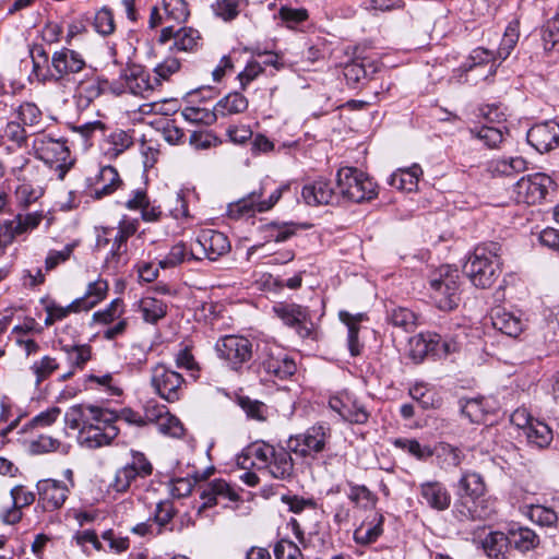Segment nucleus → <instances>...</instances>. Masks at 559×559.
Segmentation results:
<instances>
[{"label": "nucleus", "mask_w": 559, "mask_h": 559, "mask_svg": "<svg viewBox=\"0 0 559 559\" xmlns=\"http://www.w3.org/2000/svg\"><path fill=\"white\" fill-rule=\"evenodd\" d=\"M502 247L489 241L475 247L469 254L464 272L472 284L481 289L491 287L502 271Z\"/></svg>", "instance_id": "obj_1"}, {"label": "nucleus", "mask_w": 559, "mask_h": 559, "mask_svg": "<svg viewBox=\"0 0 559 559\" xmlns=\"http://www.w3.org/2000/svg\"><path fill=\"white\" fill-rule=\"evenodd\" d=\"M461 275L456 267L441 265L429 277V296L442 311L455 309L461 300Z\"/></svg>", "instance_id": "obj_2"}, {"label": "nucleus", "mask_w": 559, "mask_h": 559, "mask_svg": "<svg viewBox=\"0 0 559 559\" xmlns=\"http://www.w3.org/2000/svg\"><path fill=\"white\" fill-rule=\"evenodd\" d=\"M259 469H265L273 478L290 480L295 475L292 451L281 445L257 442L250 448Z\"/></svg>", "instance_id": "obj_3"}, {"label": "nucleus", "mask_w": 559, "mask_h": 559, "mask_svg": "<svg viewBox=\"0 0 559 559\" xmlns=\"http://www.w3.org/2000/svg\"><path fill=\"white\" fill-rule=\"evenodd\" d=\"M336 186L338 199L361 203L377 197V185L364 171L355 167H343L337 170Z\"/></svg>", "instance_id": "obj_4"}, {"label": "nucleus", "mask_w": 559, "mask_h": 559, "mask_svg": "<svg viewBox=\"0 0 559 559\" xmlns=\"http://www.w3.org/2000/svg\"><path fill=\"white\" fill-rule=\"evenodd\" d=\"M34 150L36 157L55 168L58 179L63 180L73 165L66 141L40 134L34 141Z\"/></svg>", "instance_id": "obj_5"}, {"label": "nucleus", "mask_w": 559, "mask_h": 559, "mask_svg": "<svg viewBox=\"0 0 559 559\" xmlns=\"http://www.w3.org/2000/svg\"><path fill=\"white\" fill-rule=\"evenodd\" d=\"M51 78L56 83H69L76 81L84 72L92 73L83 56L70 48L63 47L51 56Z\"/></svg>", "instance_id": "obj_6"}, {"label": "nucleus", "mask_w": 559, "mask_h": 559, "mask_svg": "<svg viewBox=\"0 0 559 559\" xmlns=\"http://www.w3.org/2000/svg\"><path fill=\"white\" fill-rule=\"evenodd\" d=\"M70 421V428L78 429V442L87 449H97L110 444L118 436L119 429L115 421Z\"/></svg>", "instance_id": "obj_7"}, {"label": "nucleus", "mask_w": 559, "mask_h": 559, "mask_svg": "<svg viewBox=\"0 0 559 559\" xmlns=\"http://www.w3.org/2000/svg\"><path fill=\"white\" fill-rule=\"evenodd\" d=\"M273 311L283 323L296 331L301 338H316L314 324L307 307L297 304L278 302Z\"/></svg>", "instance_id": "obj_8"}, {"label": "nucleus", "mask_w": 559, "mask_h": 559, "mask_svg": "<svg viewBox=\"0 0 559 559\" xmlns=\"http://www.w3.org/2000/svg\"><path fill=\"white\" fill-rule=\"evenodd\" d=\"M329 438V428L317 424L302 433L290 436L287 440V447L297 456L314 457L325 449Z\"/></svg>", "instance_id": "obj_9"}, {"label": "nucleus", "mask_w": 559, "mask_h": 559, "mask_svg": "<svg viewBox=\"0 0 559 559\" xmlns=\"http://www.w3.org/2000/svg\"><path fill=\"white\" fill-rule=\"evenodd\" d=\"M153 473V465L144 453L131 451V462L116 471L110 487L116 492H126L130 489L132 483L138 478H146Z\"/></svg>", "instance_id": "obj_10"}, {"label": "nucleus", "mask_w": 559, "mask_h": 559, "mask_svg": "<svg viewBox=\"0 0 559 559\" xmlns=\"http://www.w3.org/2000/svg\"><path fill=\"white\" fill-rule=\"evenodd\" d=\"M552 179L543 173L522 177L513 186L514 199L518 203L528 205L540 203L552 188Z\"/></svg>", "instance_id": "obj_11"}, {"label": "nucleus", "mask_w": 559, "mask_h": 559, "mask_svg": "<svg viewBox=\"0 0 559 559\" xmlns=\"http://www.w3.org/2000/svg\"><path fill=\"white\" fill-rule=\"evenodd\" d=\"M151 383L156 393L168 402L178 401L185 391L183 377L163 364L152 368Z\"/></svg>", "instance_id": "obj_12"}, {"label": "nucleus", "mask_w": 559, "mask_h": 559, "mask_svg": "<svg viewBox=\"0 0 559 559\" xmlns=\"http://www.w3.org/2000/svg\"><path fill=\"white\" fill-rule=\"evenodd\" d=\"M215 350L221 359L237 370L251 359L252 343L243 336L225 335L216 342Z\"/></svg>", "instance_id": "obj_13"}, {"label": "nucleus", "mask_w": 559, "mask_h": 559, "mask_svg": "<svg viewBox=\"0 0 559 559\" xmlns=\"http://www.w3.org/2000/svg\"><path fill=\"white\" fill-rule=\"evenodd\" d=\"M170 40H173L169 47L171 50L191 52L201 46L202 38L199 31L192 27L176 28L174 25H168L160 31L158 43L167 44Z\"/></svg>", "instance_id": "obj_14"}, {"label": "nucleus", "mask_w": 559, "mask_h": 559, "mask_svg": "<svg viewBox=\"0 0 559 559\" xmlns=\"http://www.w3.org/2000/svg\"><path fill=\"white\" fill-rule=\"evenodd\" d=\"M76 83L74 98L80 108H87L95 99L100 97L108 87V81L95 74L92 68V73L84 72L80 79L74 81Z\"/></svg>", "instance_id": "obj_15"}, {"label": "nucleus", "mask_w": 559, "mask_h": 559, "mask_svg": "<svg viewBox=\"0 0 559 559\" xmlns=\"http://www.w3.org/2000/svg\"><path fill=\"white\" fill-rule=\"evenodd\" d=\"M526 139L537 152H550L559 146V123L556 120L536 123L527 131Z\"/></svg>", "instance_id": "obj_16"}, {"label": "nucleus", "mask_w": 559, "mask_h": 559, "mask_svg": "<svg viewBox=\"0 0 559 559\" xmlns=\"http://www.w3.org/2000/svg\"><path fill=\"white\" fill-rule=\"evenodd\" d=\"M38 501L45 511H55L60 509L67 501L70 487L57 479H41L36 485Z\"/></svg>", "instance_id": "obj_17"}, {"label": "nucleus", "mask_w": 559, "mask_h": 559, "mask_svg": "<svg viewBox=\"0 0 559 559\" xmlns=\"http://www.w3.org/2000/svg\"><path fill=\"white\" fill-rule=\"evenodd\" d=\"M200 498L202 504L198 508L197 514L201 515L205 509L216 506L219 499L228 501L239 500V495L236 490L224 479L216 478L200 487Z\"/></svg>", "instance_id": "obj_18"}, {"label": "nucleus", "mask_w": 559, "mask_h": 559, "mask_svg": "<svg viewBox=\"0 0 559 559\" xmlns=\"http://www.w3.org/2000/svg\"><path fill=\"white\" fill-rule=\"evenodd\" d=\"M301 197L306 204L318 206L338 202V193L334 191L330 180L318 178L304 186Z\"/></svg>", "instance_id": "obj_19"}, {"label": "nucleus", "mask_w": 559, "mask_h": 559, "mask_svg": "<svg viewBox=\"0 0 559 559\" xmlns=\"http://www.w3.org/2000/svg\"><path fill=\"white\" fill-rule=\"evenodd\" d=\"M126 88L135 96L150 97L159 86L157 76L151 75L141 68L130 69L124 78Z\"/></svg>", "instance_id": "obj_20"}, {"label": "nucleus", "mask_w": 559, "mask_h": 559, "mask_svg": "<svg viewBox=\"0 0 559 559\" xmlns=\"http://www.w3.org/2000/svg\"><path fill=\"white\" fill-rule=\"evenodd\" d=\"M453 513L459 521H475L489 518L491 510L485 504V497H461L455 500Z\"/></svg>", "instance_id": "obj_21"}, {"label": "nucleus", "mask_w": 559, "mask_h": 559, "mask_svg": "<svg viewBox=\"0 0 559 559\" xmlns=\"http://www.w3.org/2000/svg\"><path fill=\"white\" fill-rule=\"evenodd\" d=\"M138 218H131L127 215L121 217L116 234L112 237V246L108 259L116 260L117 263L120 262L121 258L127 253L128 239L138 231Z\"/></svg>", "instance_id": "obj_22"}, {"label": "nucleus", "mask_w": 559, "mask_h": 559, "mask_svg": "<svg viewBox=\"0 0 559 559\" xmlns=\"http://www.w3.org/2000/svg\"><path fill=\"white\" fill-rule=\"evenodd\" d=\"M198 243L203 249L205 257L216 261L230 250V242L227 236L217 230H203L198 237Z\"/></svg>", "instance_id": "obj_23"}, {"label": "nucleus", "mask_w": 559, "mask_h": 559, "mask_svg": "<svg viewBox=\"0 0 559 559\" xmlns=\"http://www.w3.org/2000/svg\"><path fill=\"white\" fill-rule=\"evenodd\" d=\"M497 56L493 51L483 47L475 48L468 59L461 66L464 73H473L476 70L487 68L484 79L492 78L499 64L496 63Z\"/></svg>", "instance_id": "obj_24"}, {"label": "nucleus", "mask_w": 559, "mask_h": 559, "mask_svg": "<svg viewBox=\"0 0 559 559\" xmlns=\"http://www.w3.org/2000/svg\"><path fill=\"white\" fill-rule=\"evenodd\" d=\"M41 181L39 176H36L35 179L19 181L14 190V203L19 210L26 211L44 195L45 189Z\"/></svg>", "instance_id": "obj_25"}, {"label": "nucleus", "mask_w": 559, "mask_h": 559, "mask_svg": "<svg viewBox=\"0 0 559 559\" xmlns=\"http://www.w3.org/2000/svg\"><path fill=\"white\" fill-rule=\"evenodd\" d=\"M85 411L90 412V414L92 415V419H134L131 409H116L94 405H75L71 407L70 413L66 415V419L68 417H71V419H79V417H85Z\"/></svg>", "instance_id": "obj_26"}, {"label": "nucleus", "mask_w": 559, "mask_h": 559, "mask_svg": "<svg viewBox=\"0 0 559 559\" xmlns=\"http://www.w3.org/2000/svg\"><path fill=\"white\" fill-rule=\"evenodd\" d=\"M329 407L342 419H349L362 415L368 417L362 405L347 391L340 392L329 400Z\"/></svg>", "instance_id": "obj_27"}, {"label": "nucleus", "mask_w": 559, "mask_h": 559, "mask_svg": "<svg viewBox=\"0 0 559 559\" xmlns=\"http://www.w3.org/2000/svg\"><path fill=\"white\" fill-rule=\"evenodd\" d=\"M420 496L431 509L444 511L451 504V495L440 481H427L420 485Z\"/></svg>", "instance_id": "obj_28"}, {"label": "nucleus", "mask_w": 559, "mask_h": 559, "mask_svg": "<svg viewBox=\"0 0 559 559\" xmlns=\"http://www.w3.org/2000/svg\"><path fill=\"white\" fill-rule=\"evenodd\" d=\"M491 323L497 331L510 337H518L524 330L520 316L499 307L491 311Z\"/></svg>", "instance_id": "obj_29"}, {"label": "nucleus", "mask_w": 559, "mask_h": 559, "mask_svg": "<svg viewBox=\"0 0 559 559\" xmlns=\"http://www.w3.org/2000/svg\"><path fill=\"white\" fill-rule=\"evenodd\" d=\"M262 368L280 380H285L296 372L295 361L280 350L277 354L270 353L262 360Z\"/></svg>", "instance_id": "obj_30"}, {"label": "nucleus", "mask_w": 559, "mask_h": 559, "mask_svg": "<svg viewBox=\"0 0 559 559\" xmlns=\"http://www.w3.org/2000/svg\"><path fill=\"white\" fill-rule=\"evenodd\" d=\"M122 185L117 169L112 166H104L100 168L95 187L93 188V198L99 200L104 197L112 194Z\"/></svg>", "instance_id": "obj_31"}, {"label": "nucleus", "mask_w": 559, "mask_h": 559, "mask_svg": "<svg viewBox=\"0 0 559 559\" xmlns=\"http://www.w3.org/2000/svg\"><path fill=\"white\" fill-rule=\"evenodd\" d=\"M423 174L421 167L418 164H414L411 167L400 168L394 171L390 176L388 183L400 191L413 192L417 189Z\"/></svg>", "instance_id": "obj_32"}, {"label": "nucleus", "mask_w": 559, "mask_h": 559, "mask_svg": "<svg viewBox=\"0 0 559 559\" xmlns=\"http://www.w3.org/2000/svg\"><path fill=\"white\" fill-rule=\"evenodd\" d=\"M510 547L527 552L539 545V536L530 527L512 526L508 531Z\"/></svg>", "instance_id": "obj_33"}, {"label": "nucleus", "mask_w": 559, "mask_h": 559, "mask_svg": "<svg viewBox=\"0 0 559 559\" xmlns=\"http://www.w3.org/2000/svg\"><path fill=\"white\" fill-rule=\"evenodd\" d=\"M217 118H226L245 112L249 107L248 98L240 92H230L215 104Z\"/></svg>", "instance_id": "obj_34"}, {"label": "nucleus", "mask_w": 559, "mask_h": 559, "mask_svg": "<svg viewBox=\"0 0 559 559\" xmlns=\"http://www.w3.org/2000/svg\"><path fill=\"white\" fill-rule=\"evenodd\" d=\"M527 441L537 448L547 447L552 438V429L547 425V421H525L524 425H519Z\"/></svg>", "instance_id": "obj_35"}, {"label": "nucleus", "mask_w": 559, "mask_h": 559, "mask_svg": "<svg viewBox=\"0 0 559 559\" xmlns=\"http://www.w3.org/2000/svg\"><path fill=\"white\" fill-rule=\"evenodd\" d=\"M486 485L480 474L476 472L465 471L463 472L459 483L456 496L461 497H485Z\"/></svg>", "instance_id": "obj_36"}, {"label": "nucleus", "mask_w": 559, "mask_h": 559, "mask_svg": "<svg viewBox=\"0 0 559 559\" xmlns=\"http://www.w3.org/2000/svg\"><path fill=\"white\" fill-rule=\"evenodd\" d=\"M265 186L262 185L258 190H253L248 195L229 204L228 212L231 217H240L245 215H253L259 212L261 198L264 194Z\"/></svg>", "instance_id": "obj_37"}, {"label": "nucleus", "mask_w": 559, "mask_h": 559, "mask_svg": "<svg viewBox=\"0 0 559 559\" xmlns=\"http://www.w3.org/2000/svg\"><path fill=\"white\" fill-rule=\"evenodd\" d=\"M383 514L376 513L370 523H361L360 526L354 531L355 543L359 545L374 543L383 534Z\"/></svg>", "instance_id": "obj_38"}, {"label": "nucleus", "mask_w": 559, "mask_h": 559, "mask_svg": "<svg viewBox=\"0 0 559 559\" xmlns=\"http://www.w3.org/2000/svg\"><path fill=\"white\" fill-rule=\"evenodd\" d=\"M340 319L341 321L347 326L348 329V335H347V343H348V349L350 352L352 356H358L361 350V344L358 340V333H359V321L364 319V314L359 313L357 316H353L352 313L347 311H340Z\"/></svg>", "instance_id": "obj_39"}, {"label": "nucleus", "mask_w": 559, "mask_h": 559, "mask_svg": "<svg viewBox=\"0 0 559 559\" xmlns=\"http://www.w3.org/2000/svg\"><path fill=\"white\" fill-rule=\"evenodd\" d=\"M108 284L104 280H97L88 284L83 297L75 299L79 301L81 311H87L94 308L106 296Z\"/></svg>", "instance_id": "obj_40"}, {"label": "nucleus", "mask_w": 559, "mask_h": 559, "mask_svg": "<svg viewBox=\"0 0 559 559\" xmlns=\"http://www.w3.org/2000/svg\"><path fill=\"white\" fill-rule=\"evenodd\" d=\"M140 311L145 322L155 324L167 313V305L154 297H143L140 300Z\"/></svg>", "instance_id": "obj_41"}, {"label": "nucleus", "mask_w": 559, "mask_h": 559, "mask_svg": "<svg viewBox=\"0 0 559 559\" xmlns=\"http://www.w3.org/2000/svg\"><path fill=\"white\" fill-rule=\"evenodd\" d=\"M483 546L488 557L503 559L508 547H510L509 535L502 532H491L484 539Z\"/></svg>", "instance_id": "obj_42"}, {"label": "nucleus", "mask_w": 559, "mask_h": 559, "mask_svg": "<svg viewBox=\"0 0 559 559\" xmlns=\"http://www.w3.org/2000/svg\"><path fill=\"white\" fill-rule=\"evenodd\" d=\"M526 168V160L523 157H510L491 160L489 170L495 176H512Z\"/></svg>", "instance_id": "obj_43"}, {"label": "nucleus", "mask_w": 559, "mask_h": 559, "mask_svg": "<svg viewBox=\"0 0 559 559\" xmlns=\"http://www.w3.org/2000/svg\"><path fill=\"white\" fill-rule=\"evenodd\" d=\"M44 218L43 211L29 212L26 214L19 213L13 219H8L15 236L22 235L35 229Z\"/></svg>", "instance_id": "obj_44"}, {"label": "nucleus", "mask_w": 559, "mask_h": 559, "mask_svg": "<svg viewBox=\"0 0 559 559\" xmlns=\"http://www.w3.org/2000/svg\"><path fill=\"white\" fill-rule=\"evenodd\" d=\"M61 350L66 354L71 368L82 370L92 359V348L90 345H62Z\"/></svg>", "instance_id": "obj_45"}, {"label": "nucleus", "mask_w": 559, "mask_h": 559, "mask_svg": "<svg viewBox=\"0 0 559 559\" xmlns=\"http://www.w3.org/2000/svg\"><path fill=\"white\" fill-rule=\"evenodd\" d=\"M431 355L438 358L447 357L460 349V344L452 337H443L438 333L428 332Z\"/></svg>", "instance_id": "obj_46"}, {"label": "nucleus", "mask_w": 559, "mask_h": 559, "mask_svg": "<svg viewBox=\"0 0 559 559\" xmlns=\"http://www.w3.org/2000/svg\"><path fill=\"white\" fill-rule=\"evenodd\" d=\"M16 120L24 127H36L41 123L43 112L33 102H23L14 109Z\"/></svg>", "instance_id": "obj_47"}, {"label": "nucleus", "mask_w": 559, "mask_h": 559, "mask_svg": "<svg viewBox=\"0 0 559 559\" xmlns=\"http://www.w3.org/2000/svg\"><path fill=\"white\" fill-rule=\"evenodd\" d=\"M10 173L17 181H25V179H35L36 176H39L40 169L31 164L27 157L20 155L10 163Z\"/></svg>", "instance_id": "obj_48"}, {"label": "nucleus", "mask_w": 559, "mask_h": 559, "mask_svg": "<svg viewBox=\"0 0 559 559\" xmlns=\"http://www.w3.org/2000/svg\"><path fill=\"white\" fill-rule=\"evenodd\" d=\"M191 259H193V253L185 243L178 242L170 248L166 255L158 259V265L162 269H173Z\"/></svg>", "instance_id": "obj_49"}, {"label": "nucleus", "mask_w": 559, "mask_h": 559, "mask_svg": "<svg viewBox=\"0 0 559 559\" xmlns=\"http://www.w3.org/2000/svg\"><path fill=\"white\" fill-rule=\"evenodd\" d=\"M180 115L186 121L194 124L211 126L217 120L215 107L213 109L193 106L186 107L181 110Z\"/></svg>", "instance_id": "obj_50"}, {"label": "nucleus", "mask_w": 559, "mask_h": 559, "mask_svg": "<svg viewBox=\"0 0 559 559\" xmlns=\"http://www.w3.org/2000/svg\"><path fill=\"white\" fill-rule=\"evenodd\" d=\"M461 414L469 419H480L490 415L488 401L484 397L460 400Z\"/></svg>", "instance_id": "obj_51"}, {"label": "nucleus", "mask_w": 559, "mask_h": 559, "mask_svg": "<svg viewBox=\"0 0 559 559\" xmlns=\"http://www.w3.org/2000/svg\"><path fill=\"white\" fill-rule=\"evenodd\" d=\"M520 37L519 22L513 21L507 26L503 37L500 41L496 56L500 60H506L516 46Z\"/></svg>", "instance_id": "obj_52"}, {"label": "nucleus", "mask_w": 559, "mask_h": 559, "mask_svg": "<svg viewBox=\"0 0 559 559\" xmlns=\"http://www.w3.org/2000/svg\"><path fill=\"white\" fill-rule=\"evenodd\" d=\"M166 21H174L178 24L185 23L189 15V7L186 0H163Z\"/></svg>", "instance_id": "obj_53"}, {"label": "nucleus", "mask_w": 559, "mask_h": 559, "mask_svg": "<svg viewBox=\"0 0 559 559\" xmlns=\"http://www.w3.org/2000/svg\"><path fill=\"white\" fill-rule=\"evenodd\" d=\"M4 141L12 142L16 147H23L27 142L25 127L17 120L9 121L0 135V145Z\"/></svg>", "instance_id": "obj_54"}, {"label": "nucleus", "mask_w": 559, "mask_h": 559, "mask_svg": "<svg viewBox=\"0 0 559 559\" xmlns=\"http://www.w3.org/2000/svg\"><path fill=\"white\" fill-rule=\"evenodd\" d=\"M471 133L473 136L484 142L489 148L498 147L504 139L503 130L499 127L483 126L480 128L471 129Z\"/></svg>", "instance_id": "obj_55"}, {"label": "nucleus", "mask_w": 559, "mask_h": 559, "mask_svg": "<svg viewBox=\"0 0 559 559\" xmlns=\"http://www.w3.org/2000/svg\"><path fill=\"white\" fill-rule=\"evenodd\" d=\"M388 319L394 326L402 328L406 332L413 331L417 321L416 314L403 307L393 308L389 312Z\"/></svg>", "instance_id": "obj_56"}, {"label": "nucleus", "mask_w": 559, "mask_h": 559, "mask_svg": "<svg viewBox=\"0 0 559 559\" xmlns=\"http://www.w3.org/2000/svg\"><path fill=\"white\" fill-rule=\"evenodd\" d=\"M528 518L532 522L546 527L556 526L558 523L557 512L551 508L540 504L531 506Z\"/></svg>", "instance_id": "obj_57"}, {"label": "nucleus", "mask_w": 559, "mask_h": 559, "mask_svg": "<svg viewBox=\"0 0 559 559\" xmlns=\"http://www.w3.org/2000/svg\"><path fill=\"white\" fill-rule=\"evenodd\" d=\"M432 451L438 457L443 459L444 463L453 467H457L465 457L460 448L447 442L438 443Z\"/></svg>", "instance_id": "obj_58"}, {"label": "nucleus", "mask_w": 559, "mask_h": 559, "mask_svg": "<svg viewBox=\"0 0 559 559\" xmlns=\"http://www.w3.org/2000/svg\"><path fill=\"white\" fill-rule=\"evenodd\" d=\"M408 346V355L412 358V360L416 364L421 362L428 354H431L430 343H428V332L420 333L418 335L411 337Z\"/></svg>", "instance_id": "obj_59"}, {"label": "nucleus", "mask_w": 559, "mask_h": 559, "mask_svg": "<svg viewBox=\"0 0 559 559\" xmlns=\"http://www.w3.org/2000/svg\"><path fill=\"white\" fill-rule=\"evenodd\" d=\"M94 29L102 36H109L114 34L116 29L115 19L112 11L104 7L95 13Z\"/></svg>", "instance_id": "obj_60"}, {"label": "nucleus", "mask_w": 559, "mask_h": 559, "mask_svg": "<svg viewBox=\"0 0 559 559\" xmlns=\"http://www.w3.org/2000/svg\"><path fill=\"white\" fill-rule=\"evenodd\" d=\"M236 403L245 412L248 418L266 419L267 406L264 403L258 400H251L248 396H237Z\"/></svg>", "instance_id": "obj_61"}, {"label": "nucleus", "mask_w": 559, "mask_h": 559, "mask_svg": "<svg viewBox=\"0 0 559 559\" xmlns=\"http://www.w3.org/2000/svg\"><path fill=\"white\" fill-rule=\"evenodd\" d=\"M177 510L171 500H163L156 504L154 512V522L159 526V533L168 530L169 524L175 518Z\"/></svg>", "instance_id": "obj_62"}, {"label": "nucleus", "mask_w": 559, "mask_h": 559, "mask_svg": "<svg viewBox=\"0 0 559 559\" xmlns=\"http://www.w3.org/2000/svg\"><path fill=\"white\" fill-rule=\"evenodd\" d=\"M349 485V493L348 499L359 504L362 502L364 508H373L377 504L378 498L371 492L365 485H355L353 483H348Z\"/></svg>", "instance_id": "obj_63"}, {"label": "nucleus", "mask_w": 559, "mask_h": 559, "mask_svg": "<svg viewBox=\"0 0 559 559\" xmlns=\"http://www.w3.org/2000/svg\"><path fill=\"white\" fill-rule=\"evenodd\" d=\"M31 369L36 376V383L39 384L59 369V362L53 357L44 356L40 360L35 361Z\"/></svg>", "instance_id": "obj_64"}]
</instances>
